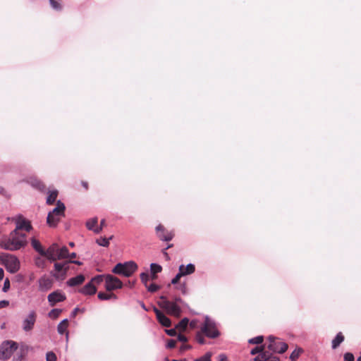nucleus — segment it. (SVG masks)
<instances>
[{"label": "nucleus", "instance_id": "22", "mask_svg": "<svg viewBox=\"0 0 361 361\" xmlns=\"http://www.w3.org/2000/svg\"><path fill=\"white\" fill-rule=\"evenodd\" d=\"M29 183L33 188L39 190V191H44L46 189L45 185L37 178H30Z\"/></svg>", "mask_w": 361, "mask_h": 361}, {"label": "nucleus", "instance_id": "32", "mask_svg": "<svg viewBox=\"0 0 361 361\" xmlns=\"http://www.w3.org/2000/svg\"><path fill=\"white\" fill-rule=\"evenodd\" d=\"M51 6L56 10L61 11L62 9L61 0H49Z\"/></svg>", "mask_w": 361, "mask_h": 361}, {"label": "nucleus", "instance_id": "43", "mask_svg": "<svg viewBox=\"0 0 361 361\" xmlns=\"http://www.w3.org/2000/svg\"><path fill=\"white\" fill-rule=\"evenodd\" d=\"M196 341L200 344H204L205 343V339H204V336L202 334V331L201 332H198L197 334V335H196Z\"/></svg>", "mask_w": 361, "mask_h": 361}, {"label": "nucleus", "instance_id": "34", "mask_svg": "<svg viewBox=\"0 0 361 361\" xmlns=\"http://www.w3.org/2000/svg\"><path fill=\"white\" fill-rule=\"evenodd\" d=\"M151 274H158L162 271V267L159 264L152 263L150 265Z\"/></svg>", "mask_w": 361, "mask_h": 361}, {"label": "nucleus", "instance_id": "21", "mask_svg": "<svg viewBox=\"0 0 361 361\" xmlns=\"http://www.w3.org/2000/svg\"><path fill=\"white\" fill-rule=\"evenodd\" d=\"M271 358H272V353L269 350L266 349L255 357L254 361H269Z\"/></svg>", "mask_w": 361, "mask_h": 361}, {"label": "nucleus", "instance_id": "44", "mask_svg": "<svg viewBox=\"0 0 361 361\" xmlns=\"http://www.w3.org/2000/svg\"><path fill=\"white\" fill-rule=\"evenodd\" d=\"M146 287L147 288L148 291L151 293H154L159 288V286L156 285L155 283H152L149 286H147Z\"/></svg>", "mask_w": 361, "mask_h": 361}, {"label": "nucleus", "instance_id": "33", "mask_svg": "<svg viewBox=\"0 0 361 361\" xmlns=\"http://www.w3.org/2000/svg\"><path fill=\"white\" fill-rule=\"evenodd\" d=\"M267 348V346L265 345H262L260 346H257L252 349L250 351V354L252 355H255L256 354H260L262 352L264 351Z\"/></svg>", "mask_w": 361, "mask_h": 361}, {"label": "nucleus", "instance_id": "30", "mask_svg": "<svg viewBox=\"0 0 361 361\" xmlns=\"http://www.w3.org/2000/svg\"><path fill=\"white\" fill-rule=\"evenodd\" d=\"M97 296L98 298L102 300H109L111 298L116 299V295L114 293H105L103 292H99Z\"/></svg>", "mask_w": 361, "mask_h": 361}, {"label": "nucleus", "instance_id": "24", "mask_svg": "<svg viewBox=\"0 0 361 361\" xmlns=\"http://www.w3.org/2000/svg\"><path fill=\"white\" fill-rule=\"evenodd\" d=\"M344 339L345 337L342 332L338 333L331 342V348L333 349H336L340 345V344L344 341Z\"/></svg>", "mask_w": 361, "mask_h": 361}, {"label": "nucleus", "instance_id": "59", "mask_svg": "<svg viewBox=\"0 0 361 361\" xmlns=\"http://www.w3.org/2000/svg\"><path fill=\"white\" fill-rule=\"evenodd\" d=\"M69 263H73V264H78V265H81L82 264V262H80V261H69L68 262Z\"/></svg>", "mask_w": 361, "mask_h": 361}, {"label": "nucleus", "instance_id": "57", "mask_svg": "<svg viewBox=\"0 0 361 361\" xmlns=\"http://www.w3.org/2000/svg\"><path fill=\"white\" fill-rule=\"evenodd\" d=\"M163 254H164V257H166V260H169L170 259L169 254L166 252V250H163Z\"/></svg>", "mask_w": 361, "mask_h": 361}, {"label": "nucleus", "instance_id": "38", "mask_svg": "<svg viewBox=\"0 0 361 361\" xmlns=\"http://www.w3.org/2000/svg\"><path fill=\"white\" fill-rule=\"evenodd\" d=\"M141 281L145 284V286H147V283L149 280V274L147 272H143L140 274Z\"/></svg>", "mask_w": 361, "mask_h": 361}, {"label": "nucleus", "instance_id": "3", "mask_svg": "<svg viewBox=\"0 0 361 361\" xmlns=\"http://www.w3.org/2000/svg\"><path fill=\"white\" fill-rule=\"evenodd\" d=\"M0 262L5 265L7 271L12 274L16 273L20 269V262L15 255L1 253Z\"/></svg>", "mask_w": 361, "mask_h": 361}, {"label": "nucleus", "instance_id": "37", "mask_svg": "<svg viewBox=\"0 0 361 361\" xmlns=\"http://www.w3.org/2000/svg\"><path fill=\"white\" fill-rule=\"evenodd\" d=\"M62 310L59 309H53L51 310L49 313V316L51 318L56 319L59 317L60 314L61 313Z\"/></svg>", "mask_w": 361, "mask_h": 361}, {"label": "nucleus", "instance_id": "14", "mask_svg": "<svg viewBox=\"0 0 361 361\" xmlns=\"http://www.w3.org/2000/svg\"><path fill=\"white\" fill-rule=\"evenodd\" d=\"M39 290L43 292L50 290L54 284V279L47 275H43L38 280Z\"/></svg>", "mask_w": 361, "mask_h": 361}, {"label": "nucleus", "instance_id": "18", "mask_svg": "<svg viewBox=\"0 0 361 361\" xmlns=\"http://www.w3.org/2000/svg\"><path fill=\"white\" fill-rule=\"evenodd\" d=\"M79 292L85 295H92L96 293L97 288L90 281L83 288H80Z\"/></svg>", "mask_w": 361, "mask_h": 361}, {"label": "nucleus", "instance_id": "56", "mask_svg": "<svg viewBox=\"0 0 361 361\" xmlns=\"http://www.w3.org/2000/svg\"><path fill=\"white\" fill-rule=\"evenodd\" d=\"M4 276V271L2 268H0V281L3 279Z\"/></svg>", "mask_w": 361, "mask_h": 361}, {"label": "nucleus", "instance_id": "48", "mask_svg": "<svg viewBox=\"0 0 361 361\" xmlns=\"http://www.w3.org/2000/svg\"><path fill=\"white\" fill-rule=\"evenodd\" d=\"M176 344V341H175L173 339H170V340H169V341L167 343L166 347L168 348L171 349V348H175Z\"/></svg>", "mask_w": 361, "mask_h": 361}, {"label": "nucleus", "instance_id": "41", "mask_svg": "<svg viewBox=\"0 0 361 361\" xmlns=\"http://www.w3.org/2000/svg\"><path fill=\"white\" fill-rule=\"evenodd\" d=\"M212 353H207L204 356L196 359L195 361H211Z\"/></svg>", "mask_w": 361, "mask_h": 361}, {"label": "nucleus", "instance_id": "40", "mask_svg": "<svg viewBox=\"0 0 361 361\" xmlns=\"http://www.w3.org/2000/svg\"><path fill=\"white\" fill-rule=\"evenodd\" d=\"M56 355L52 351L48 352L46 355V361H56Z\"/></svg>", "mask_w": 361, "mask_h": 361}, {"label": "nucleus", "instance_id": "39", "mask_svg": "<svg viewBox=\"0 0 361 361\" xmlns=\"http://www.w3.org/2000/svg\"><path fill=\"white\" fill-rule=\"evenodd\" d=\"M103 279H104V276L98 275V276H96L95 277L92 278V280L90 281V282L92 283V284H94L95 286L96 284L101 283L103 281Z\"/></svg>", "mask_w": 361, "mask_h": 361}, {"label": "nucleus", "instance_id": "15", "mask_svg": "<svg viewBox=\"0 0 361 361\" xmlns=\"http://www.w3.org/2000/svg\"><path fill=\"white\" fill-rule=\"evenodd\" d=\"M48 301L51 306H54L57 302H63L66 299L64 293L57 290L51 293L47 297Z\"/></svg>", "mask_w": 361, "mask_h": 361}, {"label": "nucleus", "instance_id": "45", "mask_svg": "<svg viewBox=\"0 0 361 361\" xmlns=\"http://www.w3.org/2000/svg\"><path fill=\"white\" fill-rule=\"evenodd\" d=\"M355 357L353 353H346L344 354V361H354Z\"/></svg>", "mask_w": 361, "mask_h": 361}, {"label": "nucleus", "instance_id": "6", "mask_svg": "<svg viewBox=\"0 0 361 361\" xmlns=\"http://www.w3.org/2000/svg\"><path fill=\"white\" fill-rule=\"evenodd\" d=\"M268 341L269 344L267 345V348L271 353H283L288 349V344L279 338L270 336L268 337Z\"/></svg>", "mask_w": 361, "mask_h": 361}, {"label": "nucleus", "instance_id": "5", "mask_svg": "<svg viewBox=\"0 0 361 361\" xmlns=\"http://www.w3.org/2000/svg\"><path fill=\"white\" fill-rule=\"evenodd\" d=\"M8 219L15 223L16 228L14 229L18 231L25 232L27 235L33 229L31 221L25 218L22 214H18Z\"/></svg>", "mask_w": 361, "mask_h": 361}, {"label": "nucleus", "instance_id": "50", "mask_svg": "<svg viewBox=\"0 0 361 361\" xmlns=\"http://www.w3.org/2000/svg\"><path fill=\"white\" fill-rule=\"evenodd\" d=\"M178 340L181 342H186L188 341V338L185 336L180 334L178 336Z\"/></svg>", "mask_w": 361, "mask_h": 361}, {"label": "nucleus", "instance_id": "51", "mask_svg": "<svg viewBox=\"0 0 361 361\" xmlns=\"http://www.w3.org/2000/svg\"><path fill=\"white\" fill-rule=\"evenodd\" d=\"M166 333L168 335L171 336H173L176 334V329H169L166 330Z\"/></svg>", "mask_w": 361, "mask_h": 361}, {"label": "nucleus", "instance_id": "53", "mask_svg": "<svg viewBox=\"0 0 361 361\" xmlns=\"http://www.w3.org/2000/svg\"><path fill=\"white\" fill-rule=\"evenodd\" d=\"M8 303L9 302L7 300L0 301V309L8 305Z\"/></svg>", "mask_w": 361, "mask_h": 361}, {"label": "nucleus", "instance_id": "16", "mask_svg": "<svg viewBox=\"0 0 361 361\" xmlns=\"http://www.w3.org/2000/svg\"><path fill=\"white\" fill-rule=\"evenodd\" d=\"M154 312L156 314L158 322L164 326L169 327L171 324V320L156 307H154Z\"/></svg>", "mask_w": 361, "mask_h": 361}, {"label": "nucleus", "instance_id": "28", "mask_svg": "<svg viewBox=\"0 0 361 361\" xmlns=\"http://www.w3.org/2000/svg\"><path fill=\"white\" fill-rule=\"evenodd\" d=\"M68 250L66 247L63 246L61 248H59V255L56 257V261L57 259H62L68 258Z\"/></svg>", "mask_w": 361, "mask_h": 361}, {"label": "nucleus", "instance_id": "36", "mask_svg": "<svg viewBox=\"0 0 361 361\" xmlns=\"http://www.w3.org/2000/svg\"><path fill=\"white\" fill-rule=\"evenodd\" d=\"M264 341L262 336H258L257 337L249 339L248 343L250 344H261Z\"/></svg>", "mask_w": 361, "mask_h": 361}, {"label": "nucleus", "instance_id": "13", "mask_svg": "<svg viewBox=\"0 0 361 361\" xmlns=\"http://www.w3.org/2000/svg\"><path fill=\"white\" fill-rule=\"evenodd\" d=\"M69 264L68 262L64 263H55L54 268L56 273H51L52 276L57 280H63L66 276V272L68 268H65V266Z\"/></svg>", "mask_w": 361, "mask_h": 361}, {"label": "nucleus", "instance_id": "63", "mask_svg": "<svg viewBox=\"0 0 361 361\" xmlns=\"http://www.w3.org/2000/svg\"><path fill=\"white\" fill-rule=\"evenodd\" d=\"M182 292L183 293H185V286H182Z\"/></svg>", "mask_w": 361, "mask_h": 361}, {"label": "nucleus", "instance_id": "42", "mask_svg": "<svg viewBox=\"0 0 361 361\" xmlns=\"http://www.w3.org/2000/svg\"><path fill=\"white\" fill-rule=\"evenodd\" d=\"M106 226L105 219H102L100 222L99 226L96 227L95 233H99Z\"/></svg>", "mask_w": 361, "mask_h": 361}, {"label": "nucleus", "instance_id": "25", "mask_svg": "<svg viewBox=\"0 0 361 361\" xmlns=\"http://www.w3.org/2000/svg\"><path fill=\"white\" fill-rule=\"evenodd\" d=\"M98 219L97 217L92 218L87 221L86 227L87 229L92 231L95 233L96 227H97Z\"/></svg>", "mask_w": 361, "mask_h": 361}, {"label": "nucleus", "instance_id": "23", "mask_svg": "<svg viewBox=\"0 0 361 361\" xmlns=\"http://www.w3.org/2000/svg\"><path fill=\"white\" fill-rule=\"evenodd\" d=\"M195 267L192 264H189L186 267L184 265H180L179 267V271L183 273V276L191 274L195 272Z\"/></svg>", "mask_w": 361, "mask_h": 361}, {"label": "nucleus", "instance_id": "35", "mask_svg": "<svg viewBox=\"0 0 361 361\" xmlns=\"http://www.w3.org/2000/svg\"><path fill=\"white\" fill-rule=\"evenodd\" d=\"M302 352V350L301 348L295 349L292 352V353L290 355V359L291 361H295Z\"/></svg>", "mask_w": 361, "mask_h": 361}, {"label": "nucleus", "instance_id": "58", "mask_svg": "<svg viewBox=\"0 0 361 361\" xmlns=\"http://www.w3.org/2000/svg\"><path fill=\"white\" fill-rule=\"evenodd\" d=\"M68 257H69L70 259H74V258L76 257V253L73 252V253H71L70 255L68 254Z\"/></svg>", "mask_w": 361, "mask_h": 361}, {"label": "nucleus", "instance_id": "19", "mask_svg": "<svg viewBox=\"0 0 361 361\" xmlns=\"http://www.w3.org/2000/svg\"><path fill=\"white\" fill-rule=\"evenodd\" d=\"M85 278L84 275L79 274L75 277H73V278L70 279L67 281V285L71 287L76 286L82 284L85 281Z\"/></svg>", "mask_w": 361, "mask_h": 361}, {"label": "nucleus", "instance_id": "49", "mask_svg": "<svg viewBox=\"0 0 361 361\" xmlns=\"http://www.w3.org/2000/svg\"><path fill=\"white\" fill-rule=\"evenodd\" d=\"M190 348L191 346L190 345L183 344L180 348V351L183 352L190 349Z\"/></svg>", "mask_w": 361, "mask_h": 361}, {"label": "nucleus", "instance_id": "52", "mask_svg": "<svg viewBox=\"0 0 361 361\" xmlns=\"http://www.w3.org/2000/svg\"><path fill=\"white\" fill-rule=\"evenodd\" d=\"M228 357L225 354H220L219 355V361H227Z\"/></svg>", "mask_w": 361, "mask_h": 361}, {"label": "nucleus", "instance_id": "12", "mask_svg": "<svg viewBox=\"0 0 361 361\" xmlns=\"http://www.w3.org/2000/svg\"><path fill=\"white\" fill-rule=\"evenodd\" d=\"M156 234L159 240L163 241H170L174 237V233L172 231L167 230L163 225L159 224L156 228Z\"/></svg>", "mask_w": 361, "mask_h": 361}, {"label": "nucleus", "instance_id": "4", "mask_svg": "<svg viewBox=\"0 0 361 361\" xmlns=\"http://www.w3.org/2000/svg\"><path fill=\"white\" fill-rule=\"evenodd\" d=\"M137 269V264L133 261H129L123 264L118 263L113 269V273L130 277Z\"/></svg>", "mask_w": 361, "mask_h": 361}, {"label": "nucleus", "instance_id": "27", "mask_svg": "<svg viewBox=\"0 0 361 361\" xmlns=\"http://www.w3.org/2000/svg\"><path fill=\"white\" fill-rule=\"evenodd\" d=\"M58 196V191L57 190H52L49 192V195L47 198V204H53Z\"/></svg>", "mask_w": 361, "mask_h": 361}, {"label": "nucleus", "instance_id": "9", "mask_svg": "<svg viewBox=\"0 0 361 361\" xmlns=\"http://www.w3.org/2000/svg\"><path fill=\"white\" fill-rule=\"evenodd\" d=\"M37 313L35 310H32L23 319L22 322V329L25 332L31 331L35 326L37 321Z\"/></svg>", "mask_w": 361, "mask_h": 361}, {"label": "nucleus", "instance_id": "54", "mask_svg": "<svg viewBox=\"0 0 361 361\" xmlns=\"http://www.w3.org/2000/svg\"><path fill=\"white\" fill-rule=\"evenodd\" d=\"M81 184H82V185L83 186V188H84L86 190H88V183H87V182H86V181H83V180H82V181L81 182Z\"/></svg>", "mask_w": 361, "mask_h": 361}, {"label": "nucleus", "instance_id": "62", "mask_svg": "<svg viewBox=\"0 0 361 361\" xmlns=\"http://www.w3.org/2000/svg\"><path fill=\"white\" fill-rule=\"evenodd\" d=\"M157 274H152L151 279L152 280H155V279H157Z\"/></svg>", "mask_w": 361, "mask_h": 361}, {"label": "nucleus", "instance_id": "29", "mask_svg": "<svg viewBox=\"0 0 361 361\" xmlns=\"http://www.w3.org/2000/svg\"><path fill=\"white\" fill-rule=\"evenodd\" d=\"M188 322H189V320L187 318H183V319L180 320V322L177 324L176 326V328L178 329V331H184L187 326H188Z\"/></svg>", "mask_w": 361, "mask_h": 361}, {"label": "nucleus", "instance_id": "20", "mask_svg": "<svg viewBox=\"0 0 361 361\" xmlns=\"http://www.w3.org/2000/svg\"><path fill=\"white\" fill-rule=\"evenodd\" d=\"M31 245L33 247V249L37 252L40 255L45 256V250L42 247L40 242L37 240L35 238H31Z\"/></svg>", "mask_w": 361, "mask_h": 361}, {"label": "nucleus", "instance_id": "47", "mask_svg": "<svg viewBox=\"0 0 361 361\" xmlns=\"http://www.w3.org/2000/svg\"><path fill=\"white\" fill-rule=\"evenodd\" d=\"M10 288V281L8 279H6L4 281V286L2 290L4 292H7Z\"/></svg>", "mask_w": 361, "mask_h": 361}, {"label": "nucleus", "instance_id": "61", "mask_svg": "<svg viewBox=\"0 0 361 361\" xmlns=\"http://www.w3.org/2000/svg\"><path fill=\"white\" fill-rule=\"evenodd\" d=\"M269 361H279V358L277 357H272Z\"/></svg>", "mask_w": 361, "mask_h": 361}, {"label": "nucleus", "instance_id": "11", "mask_svg": "<svg viewBox=\"0 0 361 361\" xmlns=\"http://www.w3.org/2000/svg\"><path fill=\"white\" fill-rule=\"evenodd\" d=\"M123 283L116 276L106 275L105 276V288L108 291H111L118 288H121Z\"/></svg>", "mask_w": 361, "mask_h": 361}, {"label": "nucleus", "instance_id": "10", "mask_svg": "<svg viewBox=\"0 0 361 361\" xmlns=\"http://www.w3.org/2000/svg\"><path fill=\"white\" fill-rule=\"evenodd\" d=\"M161 298L164 299L161 303V307L164 308L168 314L175 317H179L180 315L181 310L176 302L167 300L164 297Z\"/></svg>", "mask_w": 361, "mask_h": 361}, {"label": "nucleus", "instance_id": "64", "mask_svg": "<svg viewBox=\"0 0 361 361\" xmlns=\"http://www.w3.org/2000/svg\"><path fill=\"white\" fill-rule=\"evenodd\" d=\"M178 302H181V299H180V298H176V301H175V302H176V303H177Z\"/></svg>", "mask_w": 361, "mask_h": 361}, {"label": "nucleus", "instance_id": "31", "mask_svg": "<svg viewBox=\"0 0 361 361\" xmlns=\"http://www.w3.org/2000/svg\"><path fill=\"white\" fill-rule=\"evenodd\" d=\"M112 238L113 236H111L109 238L101 237L97 239L96 242L100 246L108 247L109 245V240L112 239Z\"/></svg>", "mask_w": 361, "mask_h": 361}, {"label": "nucleus", "instance_id": "1", "mask_svg": "<svg viewBox=\"0 0 361 361\" xmlns=\"http://www.w3.org/2000/svg\"><path fill=\"white\" fill-rule=\"evenodd\" d=\"M27 235L13 229L8 235L0 238V247L6 250L17 251L27 245Z\"/></svg>", "mask_w": 361, "mask_h": 361}, {"label": "nucleus", "instance_id": "17", "mask_svg": "<svg viewBox=\"0 0 361 361\" xmlns=\"http://www.w3.org/2000/svg\"><path fill=\"white\" fill-rule=\"evenodd\" d=\"M59 247L57 244H52L47 250L45 256L51 261H56V257L59 255Z\"/></svg>", "mask_w": 361, "mask_h": 361}, {"label": "nucleus", "instance_id": "8", "mask_svg": "<svg viewBox=\"0 0 361 361\" xmlns=\"http://www.w3.org/2000/svg\"><path fill=\"white\" fill-rule=\"evenodd\" d=\"M201 331L207 337L212 338H215L219 335L216 324L208 319L204 321L203 326L201 327Z\"/></svg>", "mask_w": 361, "mask_h": 361}, {"label": "nucleus", "instance_id": "60", "mask_svg": "<svg viewBox=\"0 0 361 361\" xmlns=\"http://www.w3.org/2000/svg\"><path fill=\"white\" fill-rule=\"evenodd\" d=\"M140 305L141 307L145 310V311H148L149 310L146 307L145 305L142 302H140Z\"/></svg>", "mask_w": 361, "mask_h": 361}, {"label": "nucleus", "instance_id": "46", "mask_svg": "<svg viewBox=\"0 0 361 361\" xmlns=\"http://www.w3.org/2000/svg\"><path fill=\"white\" fill-rule=\"evenodd\" d=\"M182 276H183V273H182V272H180V271H179V272H178V274L175 276V278H173V279H172V281H171V283H172V284H176V283L179 281L180 279Z\"/></svg>", "mask_w": 361, "mask_h": 361}, {"label": "nucleus", "instance_id": "7", "mask_svg": "<svg viewBox=\"0 0 361 361\" xmlns=\"http://www.w3.org/2000/svg\"><path fill=\"white\" fill-rule=\"evenodd\" d=\"M18 347V343L13 341H4L0 346V359L3 360L9 359Z\"/></svg>", "mask_w": 361, "mask_h": 361}, {"label": "nucleus", "instance_id": "26", "mask_svg": "<svg viewBox=\"0 0 361 361\" xmlns=\"http://www.w3.org/2000/svg\"><path fill=\"white\" fill-rule=\"evenodd\" d=\"M68 326V320L67 319L61 321L58 325L57 330L59 334H63L67 331Z\"/></svg>", "mask_w": 361, "mask_h": 361}, {"label": "nucleus", "instance_id": "2", "mask_svg": "<svg viewBox=\"0 0 361 361\" xmlns=\"http://www.w3.org/2000/svg\"><path fill=\"white\" fill-rule=\"evenodd\" d=\"M65 205L60 200L56 203V207L48 214L47 223L50 227H55L64 216Z\"/></svg>", "mask_w": 361, "mask_h": 361}, {"label": "nucleus", "instance_id": "55", "mask_svg": "<svg viewBox=\"0 0 361 361\" xmlns=\"http://www.w3.org/2000/svg\"><path fill=\"white\" fill-rule=\"evenodd\" d=\"M42 263V259L39 257L36 259L35 264L37 267H40Z\"/></svg>", "mask_w": 361, "mask_h": 361}]
</instances>
